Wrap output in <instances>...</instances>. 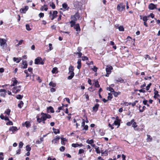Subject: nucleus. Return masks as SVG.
Listing matches in <instances>:
<instances>
[{
    "mask_svg": "<svg viewBox=\"0 0 160 160\" xmlns=\"http://www.w3.org/2000/svg\"><path fill=\"white\" fill-rule=\"evenodd\" d=\"M99 133L101 135L103 136L104 134V132L103 131V130H100L99 132Z\"/></svg>",
    "mask_w": 160,
    "mask_h": 160,
    "instance_id": "3c124183",
    "label": "nucleus"
},
{
    "mask_svg": "<svg viewBox=\"0 0 160 160\" xmlns=\"http://www.w3.org/2000/svg\"><path fill=\"white\" fill-rule=\"evenodd\" d=\"M11 112V110L9 109H7L4 112V113H6L8 115H10Z\"/></svg>",
    "mask_w": 160,
    "mask_h": 160,
    "instance_id": "e433bc0d",
    "label": "nucleus"
},
{
    "mask_svg": "<svg viewBox=\"0 0 160 160\" xmlns=\"http://www.w3.org/2000/svg\"><path fill=\"white\" fill-rule=\"evenodd\" d=\"M49 50H52L53 49V48L52 47V45L51 43L49 44Z\"/></svg>",
    "mask_w": 160,
    "mask_h": 160,
    "instance_id": "052dcab7",
    "label": "nucleus"
},
{
    "mask_svg": "<svg viewBox=\"0 0 160 160\" xmlns=\"http://www.w3.org/2000/svg\"><path fill=\"white\" fill-rule=\"evenodd\" d=\"M22 125L23 126L25 125L27 128H28L30 126L31 124L29 122L26 121L25 123H22Z\"/></svg>",
    "mask_w": 160,
    "mask_h": 160,
    "instance_id": "f3484780",
    "label": "nucleus"
},
{
    "mask_svg": "<svg viewBox=\"0 0 160 160\" xmlns=\"http://www.w3.org/2000/svg\"><path fill=\"white\" fill-rule=\"evenodd\" d=\"M145 108H146V107L145 106H143L142 107V109H139V112H142L144 111V110H145Z\"/></svg>",
    "mask_w": 160,
    "mask_h": 160,
    "instance_id": "680f3d73",
    "label": "nucleus"
},
{
    "mask_svg": "<svg viewBox=\"0 0 160 160\" xmlns=\"http://www.w3.org/2000/svg\"><path fill=\"white\" fill-rule=\"evenodd\" d=\"M44 15L43 13L41 12L39 14L38 16L40 18H42L44 17Z\"/></svg>",
    "mask_w": 160,
    "mask_h": 160,
    "instance_id": "774afa93",
    "label": "nucleus"
},
{
    "mask_svg": "<svg viewBox=\"0 0 160 160\" xmlns=\"http://www.w3.org/2000/svg\"><path fill=\"white\" fill-rule=\"evenodd\" d=\"M52 129L54 133L56 134L59 133H60L59 130V129H57L54 128H53Z\"/></svg>",
    "mask_w": 160,
    "mask_h": 160,
    "instance_id": "c85d7f7f",
    "label": "nucleus"
},
{
    "mask_svg": "<svg viewBox=\"0 0 160 160\" xmlns=\"http://www.w3.org/2000/svg\"><path fill=\"white\" fill-rule=\"evenodd\" d=\"M49 85L50 86H52L53 87H55L56 85V84L55 83L53 82H51L49 83Z\"/></svg>",
    "mask_w": 160,
    "mask_h": 160,
    "instance_id": "4c0bfd02",
    "label": "nucleus"
},
{
    "mask_svg": "<svg viewBox=\"0 0 160 160\" xmlns=\"http://www.w3.org/2000/svg\"><path fill=\"white\" fill-rule=\"evenodd\" d=\"M116 27H118V29L120 31H124V28L122 26H120L118 27V24L115 25Z\"/></svg>",
    "mask_w": 160,
    "mask_h": 160,
    "instance_id": "412c9836",
    "label": "nucleus"
},
{
    "mask_svg": "<svg viewBox=\"0 0 160 160\" xmlns=\"http://www.w3.org/2000/svg\"><path fill=\"white\" fill-rule=\"evenodd\" d=\"M83 128L82 129L83 130H87L88 129V126L87 125H85L84 127H83Z\"/></svg>",
    "mask_w": 160,
    "mask_h": 160,
    "instance_id": "e2e57ef3",
    "label": "nucleus"
},
{
    "mask_svg": "<svg viewBox=\"0 0 160 160\" xmlns=\"http://www.w3.org/2000/svg\"><path fill=\"white\" fill-rule=\"evenodd\" d=\"M23 42V40H20L19 42L18 43V44L17 45V46H19L21 45L22 44Z\"/></svg>",
    "mask_w": 160,
    "mask_h": 160,
    "instance_id": "6e6d98bb",
    "label": "nucleus"
},
{
    "mask_svg": "<svg viewBox=\"0 0 160 160\" xmlns=\"http://www.w3.org/2000/svg\"><path fill=\"white\" fill-rule=\"evenodd\" d=\"M22 64L23 65V66L22 67V68L23 69L26 68L27 67V61L25 60H22Z\"/></svg>",
    "mask_w": 160,
    "mask_h": 160,
    "instance_id": "dca6fc26",
    "label": "nucleus"
},
{
    "mask_svg": "<svg viewBox=\"0 0 160 160\" xmlns=\"http://www.w3.org/2000/svg\"><path fill=\"white\" fill-rule=\"evenodd\" d=\"M115 81L117 82H120V83L125 82L124 80L123 79H122L121 78H118V79L115 80Z\"/></svg>",
    "mask_w": 160,
    "mask_h": 160,
    "instance_id": "b1692460",
    "label": "nucleus"
},
{
    "mask_svg": "<svg viewBox=\"0 0 160 160\" xmlns=\"http://www.w3.org/2000/svg\"><path fill=\"white\" fill-rule=\"evenodd\" d=\"M26 150L28 152H30L31 150V148L30 147L29 145H27L26 146Z\"/></svg>",
    "mask_w": 160,
    "mask_h": 160,
    "instance_id": "ea45409f",
    "label": "nucleus"
},
{
    "mask_svg": "<svg viewBox=\"0 0 160 160\" xmlns=\"http://www.w3.org/2000/svg\"><path fill=\"white\" fill-rule=\"evenodd\" d=\"M23 102L22 101H19V103L18 104V106L19 108H21L23 106Z\"/></svg>",
    "mask_w": 160,
    "mask_h": 160,
    "instance_id": "393cba45",
    "label": "nucleus"
},
{
    "mask_svg": "<svg viewBox=\"0 0 160 160\" xmlns=\"http://www.w3.org/2000/svg\"><path fill=\"white\" fill-rule=\"evenodd\" d=\"M50 6L53 9H54L55 8V5L53 2H52L50 4Z\"/></svg>",
    "mask_w": 160,
    "mask_h": 160,
    "instance_id": "37998d69",
    "label": "nucleus"
},
{
    "mask_svg": "<svg viewBox=\"0 0 160 160\" xmlns=\"http://www.w3.org/2000/svg\"><path fill=\"white\" fill-rule=\"evenodd\" d=\"M107 89L108 90L110 91L111 92H114V91L113 89L112 88H111V87H109Z\"/></svg>",
    "mask_w": 160,
    "mask_h": 160,
    "instance_id": "a19ab883",
    "label": "nucleus"
},
{
    "mask_svg": "<svg viewBox=\"0 0 160 160\" xmlns=\"http://www.w3.org/2000/svg\"><path fill=\"white\" fill-rule=\"evenodd\" d=\"M99 105V104L98 103L96 104L93 107V111H97L98 110Z\"/></svg>",
    "mask_w": 160,
    "mask_h": 160,
    "instance_id": "5701e85b",
    "label": "nucleus"
},
{
    "mask_svg": "<svg viewBox=\"0 0 160 160\" xmlns=\"http://www.w3.org/2000/svg\"><path fill=\"white\" fill-rule=\"evenodd\" d=\"M18 82L16 79H15L13 81V83L10 86V87L15 86L18 83Z\"/></svg>",
    "mask_w": 160,
    "mask_h": 160,
    "instance_id": "473e14b6",
    "label": "nucleus"
},
{
    "mask_svg": "<svg viewBox=\"0 0 160 160\" xmlns=\"http://www.w3.org/2000/svg\"><path fill=\"white\" fill-rule=\"evenodd\" d=\"M41 115H42L41 118L43 121H45L47 118H51L50 115L43 112H42Z\"/></svg>",
    "mask_w": 160,
    "mask_h": 160,
    "instance_id": "7ed1b4c3",
    "label": "nucleus"
},
{
    "mask_svg": "<svg viewBox=\"0 0 160 160\" xmlns=\"http://www.w3.org/2000/svg\"><path fill=\"white\" fill-rule=\"evenodd\" d=\"M7 40L4 38H0V46L2 49H4L7 46Z\"/></svg>",
    "mask_w": 160,
    "mask_h": 160,
    "instance_id": "f257e3e1",
    "label": "nucleus"
},
{
    "mask_svg": "<svg viewBox=\"0 0 160 160\" xmlns=\"http://www.w3.org/2000/svg\"><path fill=\"white\" fill-rule=\"evenodd\" d=\"M81 60L80 59H78L77 62L78 65L77 68L78 69H80L81 67Z\"/></svg>",
    "mask_w": 160,
    "mask_h": 160,
    "instance_id": "4468645a",
    "label": "nucleus"
},
{
    "mask_svg": "<svg viewBox=\"0 0 160 160\" xmlns=\"http://www.w3.org/2000/svg\"><path fill=\"white\" fill-rule=\"evenodd\" d=\"M120 121L121 120L118 119V117H117L116 118V120L114 121L113 123L112 124V125H118V128L120 126Z\"/></svg>",
    "mask_w": 160,
    "mask_h": 160,
    "instance_id": "423d86ee",
    "label": "nucleus"
},
{
    "mask_svg": "<svg viewBox=\"0 0 160 160\" xmlns=\"http://www.w3.org/2000/svg\"><path fill=\"white\" fill-rule=\"evenodd\" d=\"M97 68L95 66H94L93 67V68H92L93 71L95 72L97 71Z\"/></svg>",
    "mask_w": 160,
    "mask_h": 160,
    "instance_id": "13d9d810",
    "label": "nucleus"
},
{
    "mask_svg": "<svg viewBox=\"0 0 160 160\" xmlns=\"http://www.w3.org/2000/svg\"><path fill=\"white\" fill-rule=\"evenodd\" d=\"M147 142H151L152 141V138L150 135H147Z\"/></svg>",
    "mask_w": 160,
    "mask_h": 160,
    "instance_id": "bb28decb",
    "label": "nucleus"
},
{
    "mask_svg": "<svg viewBox=\"0 0 160 160\" xmlns=\"http://www.w3.org/2000/svg\"><path fill=\"white\" fill-rule=\"evenodd\" d=\"M94 85L96 87L99 88L100 87V85L99 84L97 80H96L94 83Z\"/></svg>",
    "mask_w": 160,
    "mask_h": 160,
    "instance_id": "72a5a7b5",
    "label": "nucleus"
},
{
    "mask_svg": "<svg viewBox=\"0 0 160 160\" xmlns=\"http://www.w3.org/2000/svg\"><path fill=\"white\" fill-rule=\"evenodd\" d=\"M9 130L10 131H12L13 133L14 131H17L18 129L16 127L12 126L9 128Z\"/></svg>",
    "mask_w": 160,
    "mask_h": 160,
    "instance_id": "a211bd4d",
    "label": "nucleus"
},
{
    "mask_svg": "<svg viewBox=\"0 0 160 160\" xmlns=\"http://www.w3.org/2000/svg\"><path fill=\"white\" fill-rule=\"evenodd\" d=\"M47 110L52 113H54V111L53 108L51 106H50L47 108Z\"/></svg>",
    "mask_w": 160,
    "mask_h": 160,
    "instance_id": "aec40b11",
    "label": "nucleus"
},
{
    "mask_svg": "<svg viewBox=\"0 0 160 160\" xmlns=\"http://www.w3.org/2000/svg\"><path fill=\"white\" fill-rule=\"evenodd\" d=\"M134 119H132L130 121V122H127L126 124L128 126H130L131 124H132L133 122H134Z\"/></svg>",
    "mask_w": 160,
    "mask_h": 160,
    "instance_id": "2f4dec72",
    "label": "nucleus"
},
{
    "mask_svg": "<svg viewBox=\"0 0 160 160\" xmlns=\"http://www.w3.org/2000/svg\"><path fill=\"white\" fill-rule=\"evenodd\" d=\"M28 9V6H25L24 8H22L20 10V12L21 13H25Z\"/></svg>",
    "mask_w": 160,
    "mask_h": 160,
    "instance_id": "6e6552de",
    "label": "nucleus"
},
{
    "mask_svg": "<svg viewBox=\"0 0 160 160\" xmlns=\"http://www.w3.org/2000/svg\"><path fill=\"white\" fill-rule=\"evenodd\" d=\"M57 68H53L52 70V72L53 73H55L56 72V71L57 70Z\"/></svg>",
    "mask_w": 160,
    "mask_h": 160,
    "instance_id": "8fccbe9b",
    "label": "nucleus"
},
{
    "mask_svg": "<svg viewBox=\"0 0 160 160\" xmlns=\"http://www.w3.org/2000/svg\"><path fill=\"white\" fill-rule=\"evenodd\" d=\"M108 100H111L112 98V94L111 93H109L108 94Z\"/></svg>",
    "mask_w": 160,
    "mask_h": 160,
    "instance_id": "c9c22d12",
    "label": "nucleus"
},
{
    "mask_svg": "<svg viewBox=\"0 0 160 160\" xmlns=\"http://www.w3.org/2000/svg\"><path fill=\"white\" fill-rule=\"evenodd\" d=\"M76 21L71 20L70 23L71 24V27H74L75 25Z\"/></svg>",
    "mask_w": 160,
    "mask_h": 160,
    "instance_id": "cd10ccee",
    "label": "nucleus"
},
{
    "mask_svg": "<svg viewBox=\"0 0 160 160\" xmlns=\"http://www.w3.org/2000/svg\"><path fill=\"white\" fill-rule=\"evenodd\" d=\"M60 138V137L59 136H56V138L52 140V142L54 143H57L59 142Z\"/></svg>",
    "mask_w": 160,
    "mask_h": 160,
    "instance_id": "9d476101",
    "label": "nucleus"
},
{
    "mask_svg": "<svg viewBox=\"0 0 160 160\" xmlns=\"http://www.w3.org/2000/svg\"><path fill=\"white\" fill-rule=\"evenodd\" d=\"M23 144L22 142H20L19 144V148L21 149L22 148L23 146Z\"/></svg>",
    "mask_w": 160,
    "mask_h": 160,
    "instance_id": "603ef678",
    "label": "nucleus"
},
{
    "mask_svg": "<svg viewBox=\"0 0 160 160\" xmlns=\"http://www.w3.org/2000/svg\"><path fill=\"white\" fill-rule=\"evenodd\" d=\"M154 98L155 99L159 97L160 95L158 94V91L156 90L155 89H154Z\"/></svg>",
    "mask_w": 160,
    "mask_h": 160,
    "instance_id": "ddd939ff",
    "label": "nucleus"
},
{
    "mask_svg": "<svg viewBox=\"0 0 160 160\" xmlns=\"http://www.w3.org/2000/svg\"><path fill=\"white\" fill-rule=\"evenodd\" d=\"M74 28L77 31H80V28L79 24H76L74 27Z\"/></svg>",
    "mask_w": 160,
    "mask_h": 160,
    "instance_id": "6ab92c4d",
    "label": "nucleus"
},
{
    "mask_svg": "<svg viewBox=\"0 0 160 160\" xmlns=\"http://www.w3.org/2000/svg\"><path fill=\"white\" fill-rule=\"evenodd\" d=\"M113 68L112 66L110 65H108L107 66L106 68V71L107 72V74L106 76L108 77L109 75L110 74L111 72V70Z\"/></svg>",
    "mask_w": 160,
    "mask_h": 160,
    "instance_id": "39448f33",
    "label": "nucleus"
},
{
    "mask_svg": "<svg viewBox=\"0 0 160 160\" xmlns=\"http://www.w3.org/2000/svg\"><path fill=\"white\" fill-rule=\"evenodd\" d=\"M35 64H36L43 65L44 62L42 61V59L40 57H38L35 60Z\"/></svg>",
    "mask_w": 160,
    "mask_h": 160,
    "instance_id": "20e7f679",
    "label": "nucleus"
},
{
    "mask_svg": "<svg viewBox=\"0 0 160 160\" xmlns=\"http://www.w3.org/2000/svg\"><path fill=\"white\" fill-rule=\"evenodd\" d=\"M42 119L41 118V117L40 118H37V121L39 123H40L42 122Z\"/></svg>",
    "mask_w": 160,
    "mask_h": 160,
    "instance_id": "69168bd1",
    "label": "nucleus"
},
{
    "mask_svg": "<svg viewBox=\"0 0 160 160\" xmlns=\"http://www.w3.org/2000/svg\"><path fill=\"white\" fill-rule=\"evenodd\" d=\"M125 7V5L121 3L118 5L117 9L118 11L121 12L124 10Z\"/></svg>",
    "mask_w": 160,
    "mask_h": 160,
    "instance_id": "f03ea898",
    "label": "nucleus"
},
{
    "mask_svg": "<svg viewBox=\"0 0 160 160\" xmlns=\"http://www.w3.org/2000/svg\"><path fill=\"white\" fill-rule=\"evenodd\" d=\"M23 97V96L21 95L20 94L18 95L16 97V98L18 99H22Z\"/></svg>",
    "mask_w": 160,
    "mask_h": 160,
    "instance_id": "58836bf2",
    "label": "nucleus"
},
{
    "mask_svg": "<svg viewBox=\"0 0 160 160\" xmlns=\"http://www.w3.org/2000/svg\"><path fill=\"white\" fill-rule=\"evenodd\" d=\"M62 7L64 9H65L63 10V11L68 10L69 8L68 7V4L66 3H64L62 4Z\"/></svg>",
    "mask_w": 160,
    "mask_h": 160,
    "instance_id": "f8f14e48",
    "label": "nucleus"
},
{
    "mask_svg": "<svg viewBox=\"0 0 160 160\" xmlns=\"http://www.w3.org/2000/svg\"><path fill=\"white\" fill-rule=\"evenodd\" d=\"M95 149L96 150V152L97 153H100L99 148L98 147H95Z\"/></svg>",
    "mask_w": 160,
    "mask_h": 160,
    "instance_id": "f704fd0d",
    "label": "nucleus"
},
{
    "mask_svg": "<svg viewBox=\"0 0 160 160\" xmlns=\"http://www.w3.org/2000/svg\"><path fill=\"white\" fill-rule=\"evenodd\" d=\"M82 60L83 61H85V60H88V58L86 56H84L82 57Z\"/></svg>",
    "mask_w": 160,
    "mask_h": 160,
    "instance_id": "338daca9",
    "label": "nucleus"
},
{
    "mask_svg": "<svg viewBox=\"0 0 160 160\" xmlns=\"http://www.w3.org/2000/svg\"><path fill=\"white\" fill-rule=\"evenodd\" d=\"M113 92V95L115 97H117V96L119 94H120V92H115L114 91V92Z\"/></svg>",
    "mask_w": 160,
    "mask_h": 160,
    "instance_id": "79ce46f5",
    "label": "nucleus"
},
{
    "mask_svg": "<svg viewBox=\"0 0 160 160\" xmlns=\"http://www.w3.org/2000/svg\"><path fill=\"white\" fill-rule=\"evenodd\" d=\"M20 91V88H18L17 87H14L12 90V92L14 93H16L18 92H19Z\"/></svg>",
    "mask_w": 160,
    "mask_h": 160,
    "instance_id": "9b49d317",
    "label": "nucleus"
},
{
    "mask_svg": "<svg viewBox=\"0 0 160 160\" xmlns=\"http://www.w3.org/2000/svg\"><path fill=\"white\" fill-rule=\"evenodd\" d=\"M84 150L83 149H80L79 151L78 154H81V153H84Z\"/></svg>",
    "mask_w": 160,
    "mask_h": 160,
    "instance_id": "5fc2aeb1",
    "label": "nucleus"
},
{
    "mask_svg": "<svg viewBox=\"0 0 160 160\" xmlns=\"http://www.w3.org/2000/svg\"><path fill=\"white\" fill-rule=\"evenodd\" d=\"M151 83H149L146 87V89L147 90H149L150 88V86L151 85Z\"/></svg>",
    "mask_w": 160,
    "mask_h": 160,
    "instance_id": "4d7b16f0",
    "label": "nucleus"
},
{
    "mask_svg": "<svg viewBox=\"0 0 160 160\" xmlns=\"http://www.w3.org/2000/svg\"><path fill=\"white\" fill-rule=\"evenodd\" d=\"M148 17H147V16H144V17H143V18H142L144 22H146L148 20V19L147 18Z\"/></svg>",
    "mask_w": 160,
    "mask_h": 160,
    "instance_id": "bf43d9fd",
    "label": "nucleus"
},
{
    "mask_svg": "<svg viewBox=\"0 0 160 160\" xmlns=\"http://www.w3.org/2000/svg\"><path fill=\"white\" fill-rule=\"evenodd\" d=\"M21 59V58H18L14 57L13 58V60L14 62H16L17 63H19L20 62Z\"/></svg>",
    "mask_w": 160,
    "mask_h": 160,
    "instance_id": "4be33fe9",
    "label": "nucleus"
},
{
    "mask_svg": "<svg viewBox=\"0 0 160 160\" xmlns=\"http://www.w3.org/2000/svg\"><path fill=\"white\" fill-rule=\"evenodd\" d=\"M74 54L78 55L79 58L81 57L82 54V53L81 52H75Z\"/></svg>",
    "mask_w": 160,
    "mask_h": 160,
    "instance_id": "a18cd8bd",
    "label": "nucleus"
},
{
    "mask_svg": "<svg viewBox=\"0 0 160 160\" xmlns=\"http://www.w3.org/2000/svg\"><path fill=\"white\" fill-rule=\"evenodd\" d=\"M7 92V91L6 90L4 89H1L0 90V92L1 93L0 96L4 98L5 97L6 95Z\"/></svg>",
    "mask_w": 160,
    "mask_h": 160,
    "instance_id": "0eeeda50",
    "label": "nucleus"
},
{
    "mask_svg": "<svg viewBox=\"0 0 160 160\" xmlns=\"http://www.w3.org/2000/svg\"><path fill=\"white\" fill-rule=\"evenodd\" d=\"M71 18L72 19V20L76 21L77 20V18L74 16H72Z\"/></svg>",
    "mask_w": 160,
    "mask_h": 160,
    "instance_id": "49530a36",
    "label": "nucleus"
},
{
    "mask_svg": "<svg viewBox=\"0 0 160 160\" xmlns=\"http://www.w3.org/2000/svg\"><path fill=\"white\" fill-rule=\"evenodd\" d=\"M65 149V148L63 146L59 148V150L61 152H63Z\"/></svg>",
    "mask_w": 160,
    "mask_h": 160,
    "instance_id": "864d4df0",
    "label": "nucleus"
},
{
    "mask_svg": "<svg viewBox=\"0 0 160 160\" xmlns=\"http://www.w3.org/2000/svg\"><path fill=\"white\" fill-rule=\"evenodd\" d=\"M86 143L92 145L94 143V141L92 139L89 140V139L87 140L86 142Z\"/></svg>",
    "mask_w": 160,
    "mask_h": 160,
    "instance_id": "7c9ffc66",
    "label": "nucleus"
},
{
    "mask_svg": "<svg viewBox=\"0 0 160 160\" xmlns=\"http://www.w3.org/2000/svg\"><path fill=\"white\" fill-rule=\"evenodd\" d=\"M43 141V137H42L40 138V140H37L36 142V143L37 144H39L41 143V142Z\"/></svg>",
    "mask_w": 160,
    "mask_h": 160,
    "instance_id": "a878e982",
    "label": "nucleus"
},
{
    "mask_svg": "<svg viewBox=\"0 0 160 160\" xmlns=\"http://www.w3.org/2000/svg\"><path fill=\"white\" fill-rule=\"evenodd\" d=\"M72 146L74 148H77L79 147V144L78 143H73L72 144Z\"/></svg>",
    "mask_w": 160,
    "mask_h": 160,
    "instance_id": "c03bdc74",
    "label": "nucleus"
},
{
    "mask_svg": "<svg viewBox=\"0 0 160 160\" xmlns=\"http://www.w3.org/2000/svg\"><path fill=\"white\" fill-rule=\"evenodd\" d=\"M132 123V127L134 128H136L137 127V123L136 122H134H134H133Z\"/></svg>",
    "mask_w": 160,
    "mask_h": 160,
    "instance_id": "0e129e2a",
    "label": "nucleus"
},
{
    "mask_svg": "<svg viewBox=\"0 0 160 160\" xmlns=\"http://www.w3.org/2000/svg\"><path fill=\"white\" fill-rule=\"evenodd\" d=\"M3 152H0V160H3L4 158L3 157Z\"/></svg>",
    "mask_w": 160,
    "mask_h": 160,
    "instance_id": "09e8293b",
    "label": "nucleus"
},
{
    "mask_svg": "<svg viewBox=\"0 0 160 160\" xmlns=\"http://www.w3.org/2000/svg\"><path fill=\"white\" fill-rule=\"evenodd\" d=\"M148 8L150 10H153L154 9H156V5L152 3H151L149 5Z\"/></svg>",
    "mask_w": 160,
    "mask_h": 160,
    "instance_id": "1a4fd4ad",
    "label": "nucleus"
},
{
    "mask_svg": "<svg viewBox=\"0 0 160 160\" xmlns=\"http://www.w3.org/2000/svg\"><path fill=\"white\" fill-rule=\"evenodd\" d=\"M26 29L28 31H30L31 29L28 24H26Z\"/></svg>",
    "mask_w": 160,
    "mask_h": 160,
    "instance_id": "de8ad7c7",
    "label": "nucleus"
},
{
    "mask_svg": "<svg viewBox=\"0 0 160 160\" xmlns=\"http://www.w3.org/2000/svg\"><path fill=\"white\" fill-rule=\"evenodd\" d=\"M74 67L73 66L71 65L69 68V72H74Z\"/></svg>",
    "mask_w": 160,
    "mask_h": 160,
    "instance_id": "c756f323",
    "label": "nucleus"
},
{
    "mask_svg": "<svg viewBox=\"0 0 160 160\" xmlns=\"http://www.w3.org/2000/svg\"><path fill=\"white\" fill-rule=\"evenodd\" d=\"M68 74H70V75L68 77V80L71 79L74 77V72H69Z\"/></svg>",
    "mask_w": 160,
    "mask_h": 160,
    "instance_id": "2eb2a0df",
    "label": "nucleus"
}]
</instances>
